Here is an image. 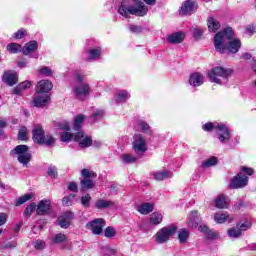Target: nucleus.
<instances>
[{
    "label": "nucleus",
    "instance_id": "26",
    "mask_svg": "<svg viewBox=\"0 0 256 256\" xmlns=\"http://www.w3.org/2000/svg\"><path fill=\"white\" fill-rule=\"evenodd\" d=\"M131 98V94L125 90L119 91L115 96L114 99L116 103H125L128 99Z\"/></svg>",
    "mask_w": 256,
    "mask_h": 256
},
{
    "label": "nucleus",
    "instance_id": "33",
    "mask_svg": "<svg viewBox=\"0 0 256 256\" xmlns=\"http://www.w3.org/2000/svg\"><path fill=\"white\" fill-rule=\"evenodd\" d=\"M80 185L82 187V190L85 191L87 189H93L95 187V182L89 178H84L81 180Z\"/></svg>",
    "mask_w": 256,
    "mask_h": 256
},
{
    "label": "nucleus",
    "instance_id": "51",
    "mask_svg": "<svg viewBox=\"0 0 256 256\" xmlns=\"http://www.w3.org/2000/svg\"><path fill=\"white\" fill-rule=\"evenodd\" d=\"M81 203L83 207H89L91 203V196L89 194H86L81 197Z\"/></svg>",
    "mask_w": 256,
    "mask_h": 256
},
{
    "label": "nucleus",
    "instance_id": "43",
    "mask_svg": "<svg viewBox=\"0 0 256 256\" xmlns=\"http://www.w3.org/2000/svg\"><path fill=\"white\" fill-rule=\"evenodd\" d=\"M81 175L84 179H94V177H97V174L89 169H83Z\"/></svg>",
    "mask_w": 256,
    "mask_h": 256
},
{
    "label": "nucleus",
    "instance_id": "20",
    "mask_svg": "<svg viewBox=\"0 0 256 256\" xmlns=\"http://www.w3.org/2000/svg\"><path fill=\"white\" fill-rule=\"evenodd\" d=\"M204 81L205 77L199 72L193 73L189 77V85H191L192 87H201Z\"/></svg>",
    "mask_w": 256,
    "mask_h": 256
},
{
    "label": "nucleus",
    "instance_id": "14",
    "mask_svg": "<svg viewBox=\"0 0 256 256\" xmlns=\"http://www.w3.org/2000/svg\"><path fill=\"white\" fill-rule=\"evenodd\" d=\"M50 99L49 94L36 92L32 103L34 107H45Z\"/></svg>",
    "mask_w": 256,
    "mask_h": 256
},
{
    "label": "nucleus",
    "instance_id": "59",
    "mask_svg": "<svg viewBox=\"0 0 256 256\" xmlns=\"http://www.w3.org/2000/svg\"><path fill=\"white\" fill-rule=\"evenodd\" d=\"M206 237H208V239H217V233L213 230H208V232H206Z\"/></svg>",
    "mask_w": 256,
    "mask_h": 256
},
{
    "label": "nucleus",
    "instance_id": "24",
    "mask_svg": "<svg viewBox=\"0 0 256 256\" xmlns=\"http://www.w3.org/2000/svg\"><path fill=\"white\" fill-rule=\"evenodd\" d=\"M113 205H115V202L111 200L98 199L95 202L96 209H109V207H113Z\"/></svg>",
    "mask_w": 256,
    "mask_h": 256
},
{
    "label": "nucleus",
    "instance_id": "6",
    "mask_svg": "<svg viewBox=\"0 0 256 256\" xmlns=\"http://www.w3.org/2000/svg\"><path fill=\"white\" fill-rule=\"evenodd\" d=\"M12 157H16L19 163L24 167H27L31 162L32 155L29 152V146L27 145H18L13 150H11Z\"/></svg>",
    "mask_w": 256,
    "mask_h": 256
},
{
    "label": "nucleus",
    "instance_id": "37",
    "mask_svg": "<svg viewBox=\"0 0 256 256\" xmlns=\"http://www.w3.org/2000/svg\"><path fill=\"white\" fill-rule=\"evenodd\" d=\"M163 221V215L161 213H153L150 217L151 225H159Z\"/></svg>",
    "mask_w": 256,
    "mask_h": 256
},
{
    "label": "nucleus",
    "instance_id": "12",
    "mask_svg": "<svg viewBox=\"0 0 256 256\" xmlns=\"http://www.w3.org/2000/svg\"><path fill=\"white\" fill-rule=\"evenodd\" d=\"M249 183V178L245 175L238 174L234 177L230 182L231 189H241L243 187H247Z\"/></svg>",
    "mask_w": 256,
    "mask_h": 256
},
{
    "label": "nucleus",
    "instance_id": "60",
    "mask_svg": "<svg viewBox=\"0 0 256 256\" xmlns=\"http://www.w3.org/2000/svg\"><path fill=\"white\" fill-rule=\"evenodd\" d=\"M60 129H63L64 131H69L71 129V126L69 125V122H63L60 124Z\"/></svg>",
    "mask_w": 256,
    "mask_h": 256
},
{
    "label": "nucleus",
    "instance_id": "63",
    "mask_svg": "<svg viewBox=\"0 0 256 256\" xmlns=\"http://www.w3.org/2000/svg\"><path fill=\"white\" fill-rule=\"evenodd\" d=\"M4 127H7V120L0 119V129H4Z\"/></svg>",
    "mask_w": 256,
    "mask_h": 256
},
{
    "label": "nucleus",
    "instance_id": "28",
    "mask_svg": "<svg viewBox=\"0 0 256 256\" xmlns=\"http://www.w3.org/2000/svg\"><path fill=\"white\" fill-rule=\"evenodd\" d=\"M29 87H31V81L21 82L17 87L14 88L13 93L14 95H21V93H23V91L26 89H29Z\"/></svg>",
    "mask_w": 256,
    "mask_h": 256
},
{
    "label": "nucleus",
    "instance_id": "21",
    "mask_svg": "<svg viewBox=\"0 0 256 256\" xmlns=\"http://www.w3.org/2000/svg\"><path fill=\"white\" fill-rule=\"evenodd\" d=\"M207 27H208V31L210 33H217V31H219V29H221V22H219V20H217V18H215L213 16H209L207 18Z\"/></svg>",
    "mask_w": 256,
    "mask_h": 256
},
{
    "label": "nucleus",
    "instance_id": "4",
    "mask_svg": "<svg viewBox=\"0 0 256 256\" xmlns=\"http://www.w3.org/2000/svg\"><path fill=\"white\" fill-rule=\"evenodd\" d=\"M60 139L63 143H68V141H76L79 143L82 149H87V147H91V145H93V139L86 136L84 132H78L75 135L71 134L70 132H62Z\"/></svg>",
    "mask_w": 256,
    "mask_h": 256
},
{
    "label": "nucleus",
    "instance_id": "31",
    "mask_svg": "<svg viewBox=\"0 0 256 256\" xmlns=\"http://www.w3.org/2000/svg\"><path fill=\"white\" fill-rule=\"evenodd\" d=\"M121 160L126 165H129L131 163H136L137 162V156H135L133 154L126 153V154L121 155Z\"/></svg>",
    "mask_w": 256,
    "mask_h": 256
},
{
    "label": "nucleus",
    "instance_id": "53",
    "mask_svg": "<svg viewBox=\"0 0 256 256\" xmlns=\"http://www.w3.org/2000/svg\"><path fill=\"white\" fill-rule=\"evenodd\" d=\"M237 227H238L240 233L242 231H247V229H251V222H245L243 224H238Z\"/></svg>",
    "mask_w": 256,
    "mask_h": 256
},
{
    "label": "nucleus",
    "instance_id": "50",
    "mask_svg": "<svg viewBox=\"0 0 256 256\" xmlns=\"http://www.w3.org/2000/svg\"><path fill=\"white\" fill-rule=\"evenodd\" d=\"M192 33L195 39H201V37H203L204 31L203 28H193Z\"/></svg>",
    "mask_w": 256,
    "mask_h": 256
},
{
    "label": "nucleus",
    "instance_id": "48",
    "mask_svg": "<svg viewBox=\"0 0 256 256\" xmlns=\"http://www.w3.org/2000/svg\"><path fill=\"white\" fill-rule=\"evenodd\" d=\"M38 73L40 75H44L45 77H51V75H53V71L51 70V68H49L47 66L40 68L38 70Z\"/></svg>",
    "mask_w": 256,
    "mask_h": 256
},
{
    "label": "nucleus",
    "instance_id": "7",
    "mask_svg": "<svg viewBox=\"0 0 256 256\" xmlns=\"http://www.w3.org/2000/svg\"><path fill=\"white\" fill-rule=\"evenodd\" d=\"M75 79L79 84L74 86V95H76L78 99H83V97H87V95H89V91H91L89 84L83 82L85 78L81 74H76Z\"/></svg>",
    "mask_w": 256,
    "mask_h": 256
},
{
    "label": "nucleus",
    "instance_id": "47",
    "mask_svg": "<svg viewBox=\"0 0 256 256\" xmlns=\"http://www.w3.org/2000/svg\"><path fill=\"white\" fill-rule=\"evenodd\" d=\"M35 209L37 210V204L31 203L30 205H28L24 211L25 217H31V214L33 213V211H35Z\"/></svg>",
    "mask_w": 256,
    "mask_h": 256
},
{
    "label": "nucleus",
    "instance_id": "2",
    "mask_svg": "<svg viewBox=\"0 0 256 256\" xmlns=\"http://www.w3.org/2000/svg\"><path fill=\"white\" fill-rule=\"evenodd\" d=\"M143 1L144 3L136 0L134 1L135 3L133 5L127 3L126 1H122L118 8L119 15H122V17H125L126 19H129L130 15H135V17H145V15L149 13V8L147 5H155V0Z\"/></svg>",
    "mask_w": 256,
    "mask_h": 256
},
{
    "label": "nucleus",
    "instance_id": "54",
    "mask_svg": "<svg viewBox=\"0 0 256 256\" xmlns=\"http://www.w3.org/2000/svg\"><path fill=\"white\" fill-rule=\"evenodd\" d=\"M27 35V30L20 29L16 33H14L15 39H23V37Z\"/></svg>",
    "mask_w": 256,
    "mask_h": 256
},
{
    "label": "nucleus",
    "instance_id": "36",
    "mask_svg": "<svg viewBox=\"0 0 256 256\" xmlns=\"http://www.w3.org/2000/svg\"><path fill=\"white\" fill-rule=\"evenodd\" d=\"M65 241H67V235L63 233H58L52 236V242L55 243L56 245L65 243Z\"/></svg>",
    "mask_w": 256,
    "mask_h": 256
},
{
    "label": "nucleus",
    "instance_id": "29",
    "mask_svg": "<svg viewBox=\"0 0 256 256\" xmlns=\"http://www.w3.org/2000/svg\"><path fill=\"white\" fill-rule=\"evenodd\" d=\"M137 211L142 215H149L153 211V204L144 203L138 206Z\"/></svg>",
    "mask_w": 256,
    "mask_h": 256
},
{
    "label": "nucleus",
    "instance_id": "61",
    "mask_svg": "<svg viewBox=\"0 0 256 256\" xmlns=\"http://www.w3.org/2000/svg\"><path fill=\"white\" fill-rule=\"evenodd\" d=\"M198 230L200 231V233H205V235H207L209 227H207L206 225H201L198 227Z\"/></svg>",
    "mask_w": 256,
    "mask_h": 256
},
{
    "label": "nucleus",
    "instance_id": "62",
    "mask_svg": "<svg viewBox=\"0 0 256 256\" xmlns=\"http://www.w3.org/2000/svg\"><path fill=\"white\" fill-rule=\"evenodd\" d=\"M7 221V215H5V213H0V227L1 225H5Z\"/></svg>",
    "mask_w": 256,
    "mask_h": 256
},
{
    "label": "nucleus",
    "instance_id": "8",
    "mask_svg": "<svg viewBox=\"0 0 256 256\" xmlns=\"http://www.w3.org/2000/svg\"><path fill=\"white\" fill-rule=\"evenodd\" d=\"M176 232L177 226L175 225L163 227L156 233L155 241L160 245L163 243H167V241H169V239H171V237H173Z\"/></svg>",
    "mask_w": 256,
    "mask_h": 256
},
{
    "label": "nucleus",
    "instance_id": "23",
    "mask_svg": "<svg viewBox=\"0 0 256 256\" xmlns=\"http://www.w3.org/2000/svg\"><path fill=\"white\" fill-rule=\"evenodd\" d=\"M215 207H217V209H228L229 208V198L223 194L219 195L215 199Z\"/></svg>",
    "mask_w": 256,
    "mask_h": 256
},
{
    "label": "nucleus",
    "instance_id": "11",
    "mask_svg": "<svg viewBox=\"0 0 256 256\" xmlns=\"http://www.w3.org/2000/svg\"><path fill=\"white\" fill-rule=\"evenodd\" d=\"M105 220L103 218H96L86 224V228L92 231L93 235H101L103 227H105Z\"/></svg>",
    "mask_w": 256,
    "mask_h": 256
},
{
    "label": "nucleus",
    "instance_id": "9",
    "mask_svg": "<svg viewBox=\"0 0 256 256\" xmlns=\"http://www.w3.org/2000/svg\"><path fill=\"white\" fill-rule=\"evenodd\" d=\"M33 139L35 143H39L40 145L51 146L55 143V139L49 135L45 136V132L41 126H36L33 130Z\"/></svg>",
    "mask_w": 256,
    "mask_h": 256
},
{
    "label": "nucleus",
    "instance_id": "34",
    "mask_svg": "<svg viewBox=\"0 0 256 256\" xmlns=\"http://www.w3.org/2000/svg\"><path fill=\"white\" fill-rule=\"evenodd\" d=\"M7 51H9V53H21V51H23V47L20 44L17 43H10L7 45Z\"/></svg>",
    "mask_w": 256,
    "mask_h": 256
},
{
    "label": "nucleus",
    "instance_id": "30",
    "mask_svg": "<svg viewBox=\"0 0 256 256\" xmlns=\"http://www.w3.org/2000/svg\"><path fill=\"white\" fill-rule=\"evenodd\" d=\"M228 219H229V213L227 212H218L214 214V221L216 223H219V224L226 223Z\"/></svg>",
    "mask_w": 256,
    "mask_h": 256
},
{
    "label": "nucleus",
    "instance_id": "5",
    "mask_svg": "<svg viewBox=\"0 0 256 256\" xmlns=\"http://www.w3.org/2000/svg\"><path fill=\"white\" fill-rule=\"evenodd\" d=\"M203 130L216 131L220 143H227V141L231 139V132L229 131V128H227L223 123H206L203 126Z\"/></svg>",
    "mask_w": 256,
    "mask_h": 256
},
{
    "label": "nucleus",
    "instance_id": "45",
    "mask_svg": "<svg viewBox=\"0 0 256 256\" xmlns=\"http://www.w3.org/2000/svg\"><path fill=\"white\" fill-rule=\"evenodd\" d=\"M33 198L32 194H26L24 196H21L20 198L17 199L16 201V205H23V203H27V201H31V199Z\"/></svg>",
    "mask_w": 256,
    "mask_h": 256
},
{
    "label": "nucleus",
    "instance_id": "44",
    "mask_svg": "<svg viewBox=\"0 0 256 256\" xmlns=\"http://www.w3.org/2000/svg\"><path fill=\"white\" fill-rule=\"evenodd\" d=\"M105 115V112L103 110H96L91 115L92 123H95V121L99 119H103V116Z\"/></svg>",
    "mask_w": 256,
    "mask_h": 256
},
{
    "label": "nucleus",
    "instance_id": "17",
    "mask_svg": "<svg viewBox=\"0 0 256 256\" xmlns=\"http://www.w3.org/2000/svg\"><path fill=\"white\" fill-rule=\"evenodd\" d=\"M199 223H201V216H199V212L195 210L191 211L188 214V227H190V229H197V227H199Z\"/></svg>",
    "mask_w": 256,
    "mask_h": 256
},
{
    "label": "nucleus",
    "instance_id": "13",
    "mask_svg": "<svg viewBox=\"0 0 256 256\" xmlns=\"http://www.w3.org/2000/svg\"><path fill=\"white\" fill-rule=\"evenodd\" d=\"M197 11V2L194 0H186L180 9V15H192Z\"/></svg>",
    "mask_w": 256,
    "mask_h": 256
},
{
    "label": "nucleus",
    "instance_id": "16",
    "mask_svg": "<svg viewBox=\"0 0 256 256\" xmlns=\"http://www.w3.org/2000/svg\"><path fill=\"white\" fill-rule=\"evenodd\" d=\"M73 217L74 215L72 212H65L58 218V225H60L62 229H69Z\"/></svg>",
    "mask_w": 256,
    "mask_h": 256
},
{
    "label": "nucleus",
    "instance_id": "55",
    "mask_svg": "<svg viewBox=\"0 0 256 256\" xmlns=\"http://www.w3.org/2000/svg\"><path fill=\"white\" fill-rule=\"evenodd\" d=\"M33 245L34 248H36L38 251H41V249H45V243L42 240H36Z\"/></svg>",
    "mask_w": 256,
    "mask_h": 256
},
{
    "label": "nucleus",
    "instance_id": "10",
    "mask_svg": "<svg viewBox=\"0 0 256 256\" xmlns=\"http://www.w3.org/2000/svg\"><path fill=\"white\" fill-rule=\"evenodd\" d=\"M132 148L136 155H143L147 151V141L141 134H135L133 137Z\"/></svg>",
    "mask_w": 256,
    "mask_h": 256
},
{
    "label": "nucleus",
    "instance_id": "39",
    "mask_svg": "<svg viewBox=\"0 0 256 256\" xmlns=\"http://www.w3.org/2000/svg\"><path fill=\"white\" fill-rule=\"evenodd\" d=\"M89 59H99L101 57V49L93 48L88 51Z\"/></svg>",
    "mask_w": 256,
    "mask_h": 256
},
{
    "label": "nucleus",
    "instance_id": "49",
    "mask_svg": "<svg viewBox=\"0 0 256 256\" xmlns=\"http://www.w3.org/2000/svg\"><path fill=\"white\" fill-rule=\"evenodd\" d=\"M18 139L20 141H25L27 140V127L22 126L19 133H18Z\"/></svg>",
    "mask_w": 256,
    "mask_h": 256
},
{
    "label": "nucleus",
    "instance_id": "32",
    "mask_svg": "<svg viewBox=\"0 0 256 256\" xmlns=\"http://www.w3.org/2000/svg\"><path fill=\"white\" fill-rule=\"evenodd\" d=\"M85 121V115L79 114L74 119V131H79L83 126V122Z\"/></svg>",
    "mask_w": 256,
    "mask_h": 256
},
{
    "label": "nucleus",
    "instance_id": "42",
    "mask_svg": "<svg viewBox=\"0 0 256 256\" xmlns=\"http://www.w3.org/2000/svg\"><path fill=\"white\" fill-rule=\"evenodd\" d=\"M138 127L143 133H150L151 131V127L149 126V124H147V122L143 120H140L138 122Z\"/></svg>",
    "mask_w": 256,
    "mask_h": 256
},
{
    "label": "nucleus",
    "instance_id": "3",
    "mask_svg": "<svg viewBox=\"0 0 256 256\" xmlns=\"http://www.w3.org/2000/svg\"><path fill=\"white\" fill-rule=\"evenodd\" d=\"M231 75H233V71L223 67H214L208 72L211 83H217L218 85H227Z\"/></svg>",
    "mask_w": 256,
    "mask_h": 256
},
{
    "label": "nucleus",
    "instance_id": "35",
    "mask_svg": "<svg viewBox=\"0 0 256 256\" xmlns=\"http://www.w3.org/2000/svg\"><path fill=\"white\" fill-rule=\"evenodd\" d=\"M187 239H189V232L187 229L182 228L178 231V240L180 243H187Z\"/></svg>",
    "mask_w": 256,
    "mask_h": 256
},
{
    "label": "nucleus",
    "instance_id": "56",
    "mask_svg": "<svg viewBox=\"0 0 256 256\" xmlns=\"http://www.w3.org/2000/svg\"><path fill=\"white\" fill-rule=\"evenodd\" d=\"M129 30L131 31V33H141V31H143V28L141 26L130 24Z\"/></svg>",
    "mask_w": 256,
    "mask_h": 256
},
{
    "label": "nucleus",
    "instance_id": "25",
    "mask_svg": "<svg viewBox=\"0 0 256 256\" xmlns=\"http://www.w3.org/2000/svg\"><path fill=\"white\" fill-rule=\"evenodd\" d=\"M153 177L156 181H163L165 179L173 177V173H171V171L163 170L154 173Z\"/></svg>",
    "mask_w": 256,
    "mask_h": 256
},
{
    "label": "nucleus",
    "instance_id": "38",
    "mask_svg": "<svg viewBox=\"0 0 256 256\" xmlns=\"http://www.w3.org/2000/svg\"><path fill=\"white\" fill-rule=\"evenodd\" d=\"M75 197H77V195L75 194H70L68 196H65L62 199L63 205H65L66 207H71V205H73V202L75 201Z\"/></svg>",
    "mask_w": 256,
    "mask_h": 256
},
{
    "label": "nucleus",
    "instance_id": "40",
    "mask_svg": "<svg viewBox=\"0 0 256 256\" xmlns=\"http://www.w3.org/2000/svg\"><path fill=\"white\" fill-rule=\"evenodd\" d=\"M228 235L229 237H233L234 239L241 237V230H239V226L229 229Z\"/></svg>",
    "mask_w": 256,
    "mask_h": 256
},
{
    "label": "nucleus",
    "instance_id": "58",
    "mask_svg": "<svg viewBox=\"0 0 256 256\" xmlns=\"http://www.w3.org/2000/svg\"><path fill=\"white\" fill-rule=\"evenodd\" d=\"M241 171H243V173H246V175H253V173H255V170H253V168H249L246 166H243Z\"/></svg>",
    "mask_w": 256,
    "mask_h": 256
},
{
    "label": "nucleus",
    "instance_id": "64",
    "mask_svg": "<svg viewBox=\"0 0 256 256\" xmlns=\"http://www.w3.org/2000/svg\"><path fill=\"white\" fill-rule=\"evenodd\" d=\"M18 67H20L21 69H23V67H27V62L25 61L18 62Z\"/></svg>",
    "mask_w": 256,
    "mask_h": 256
},
{
    "label": "nucleus",
    "instance_id": "19",
    "mask_svg": "<svg viewBox=\"0 0 256 256\" xmlns=\"http://www.w3.org/2000/svg\"><path fill=\"white\" fill-rule=\"evenodd\" d=\"M3 83H6V85H9V87H13V85H16L18 81L17 73L13 71H6L4 72L2 76Z\"/></svg>",
    "mask_w": 256,
    "mask_h": 256
},
{
    "label": "nucleus",
    "instance_id": "1",
    "mask_svg": "<svg viewBox=\"0 0 256 256\" xmlns=\"http://www.w3.org/2000/svg\"><path fill=\"white\" fill-rule=\"evenodd\" d=\"M233 38V29L226 28L216 33L214 36V45L219 53H238L241 49V41Z\"/></svg>",
    "mask_w": 256,
    "mask_h": 256
},
{
    "label": "nucleus",
    "instance_id": "18",
    "mask_svg": "<svg viewBox=\"0 0 256 256\" xmlns=\"http://www.w3.org/2000/svg\"><path fill=\"white\" fill-rule=\"evenodd\" d=\"M53 89V83L49 80H41L36 85V93H44L47 95Z\"/></svg>",
    "mask_w": 256,
    "mask_h": 256
},
{
    "label": "nucleus",
    "instance_id": "27",
    "mask_svg": "<svg viewBox=\"0 0 256 256\" xmlns=\"http://www.w3.org/2000/svg\"><path fill=\"white\" fill-rule=\"evenodd\" d=\"M37 41H30L25 44L24 48L22 49L24 55H30L33 51H37Z\"/></svg>",
    "mask_w": 256,
    "mask_h": 256
},
{
    "label": "nucleus",
    "instance_id": "22",
    "mask_svg": "<svg viewBox=\"0 0 256 256\" xmlns=\"http://www.w3.org/2000/svg\"><path fill=\"white\" fill-rule=\"evenodd\" d=\"M185 40V33L184 32H175L173 34H170L167 37L168 43H172L174 45H177L179 43H183Z\"/></svg>",
    "mask_w": 256,
    "mask_h": 256
},
{
    "label": "nucleus",
    "instance_id": "57",
    "mask_svg": "<svg viewBox=\"0 0 256 256\" xmlns=\"http://www.w3.org/2000/svg\"><path fill=\"white\" fill-rule=\"evenodd\" d=\"M68 189H69V191H72L73 193H77V191H78L77 183H75V182H70V183L68 184Z\"/></svg>",
    "mask_w": 256,
    "mask_h": 256
},
{
    "label": "nucleus",
    "instance_id": "52",
    "mask_svg": "<svg viewBox=\"0 0 256 256\" xmlns=\"http://www.w3.org/2000/svg\"><path fill=\"white\" fill-rule=\"evenodd\" d=\"M49 177H51L52 179H55V177H57V167L55 166H49L48 171H47Z\"/></svg>",
    "mask_w": 256,
    "mask_h": 256
},
{
    "label": "nucleus",
    "instance_id": "15",
    "mask_svg": "<svg viewBox=\"0 0 256 256\" xmlns=\"http://www.w3.org/2000/svg\"><path fill=\"white\" fill-rule=\"evenodd\" d=\"M36 213L38 215H49L51 213V200H41L36 206Z\"/></svg>",
    "mask_w": 256,
    "mask_h": 256
},
{
    "label": "nucleus",
    "instance_id": "46",
    "mask_svg": "<svg viewBox=\"0 0 256 256\" xmlns=\"http://www.w3.org/2000/svg\"><path fill=\"white\" fill-rule=\"evenodd\" d=\"M215 165H217V157L208 158L206 161L202 163V166L205 168L213 167Z\"/></svg>",
    "mask_w": 256,
    "mask_h": 256
},
{
    "label": "nucleus",
    "instance_id": "41",
    "mask_svg": "<svg viewBox=\"0 0 256 256\" xmlns=\"http://www.w3.org/2000/svg\"><path fill=\"white\" fill-rule=\"evenodd\" d=\"M117 235V231H115V228L108 226L104 230V236L107 237V239H113V237Z\"/></svg>",
    "mask_w": 256,
    "mask_h": 256
}]
</instances>
